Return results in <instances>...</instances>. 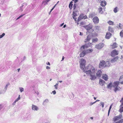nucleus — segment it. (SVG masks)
<instances>
[{
  "instance_id": "47",
  "label": "nucleus",
  "mask_w": 123,
  "mask_h": 123,
  "mask_svg": "<svg viewBox=\"0 0 123 123\" xmlns=\"http://www.w3.org/2000/svg\"><path fill=\"white\" fill-rule=\"evenodd\" d=\"M55 88L56 89H58V86L55 85H54Z\"/></svg>"
},
{
  "instance_id": "14",
  "label": "nucleus",
  "mask_w": 123,
  "mask_h": 123,
  "mask_svg": "<svg viewBox=\"0 0 123 123\" xmlns=\"http://www.w3.org/2000/svg\"><path fill=\"white\" fill-rule=\"evenodd\" d=\"M118 56H117L115 57L111 61V63H113L117 61L118 59Z\"/></svg>"
},
{
  "instance_id": "19",
  "label": "nucleus",
  "mask_w": 123,
  "mask_h": 123,
  "mask_svg": "<svg viewBox=\"0 0 123 123\" xmlns=\"http://www.w3.org/2000/svg\"><path fill=\"white\" fill-rule=\"evenodd\" d=\"M81 49V51H82V52L80 54V57H83L85 54V53H84L83 51V49Z\"/></svg>"
},
{
  "instance_id": "58",
  "label": "nucleus",
  "mask_w": 123,
  "mask_h": 123,
  "mask_svg": "<svg viewBox=\"0 0 123 123\" xmlns=\"http://www.w3.org/2000/svg\"><path fill=\"white\" fill-rule=\"evenodd\" d=\"M123 76H121L120 77V80L121 79H122V78H123Z\"/></svg>"
},
{
  "instance_id": "13",
  "label": "nucleus",
  "mask_w": 123,
  "mask_h": 123,
  "mask_svg": "<svg viewBox=\"0 0 123 123\" xmlns=\"http://www.w3.org/2000/svg\"><path fill=\"white\" fill-rule=\"evenodd\" d=\"M32 110L34 111H37L38 109L39 108L38 107L34 105H32Z\"/></svg>"
},
{
  "instance_id": "62",
  "label": "nucleus",
  "mask_w": 123,
  "mask_h": 123,
  "mask_svg": "<svg viewBox=\"0 0 123 123\" xmlns=\"http://www.w3.org/2000/svg\"><path fill=\"white\" fill-rule=\"evenodd\" d=\"M66 27V25H64L63 26V28H65Z\"/></svg>"
},
{
  "instance_id": "25",
  "label": "nucleus",
  "mask_w": 123,
  "mask_h": 123,
  "mask_svg": "<svg viewBox=\"0 0 123 123\" xmlns=\"http://www.w3.org/2000/svg\"><path fill=\"white\" fill-rule=\"evenodd\" d=\"M114 22L111 20H109L108 21V24L110 25H114Z\"/></svg>"
},
{
  "instance_id": "3",
  "label": "nucleus",
  "mask_w": 123,
  "mask_h": 123,
  "mask_svg": "<svg viewBox=\"0 0 123 123\" xmlns=\"http://www.w3.org/2000/svg\"><path fill=\"white\" fill-rule=\"evenodd\" d=\"M86 61L85 60L82 59L80 60V68L83 71L86 68L85 67Z\"/></svg>"
},
{
  "instance_id": "45",
  "label": "nucleus",
  "mask_w": 123,
  "mask_h": 123,
  "mask_svg": "<svg viewBox=\"0 0 123 123\" xmlns=\"http://www.w3.org/2000/svg\"><path fill=\"white\" fill-rule=\"evenodd\" d=\"M52 92L54 95L56 93V92L55 90L53 91Z\"/></svg>"
},
{
  "instance_id": "48",
  "label": "nucleus",
  "mask_w": 123,
  "mask_h": 123,
  "mask_svg": "<svg viewBox=\"0 0 123 123\" xmlns=\"http://www.w3.org/2000/svg\"><path fill=\"white\" fill-rule=\"evenodd\" d=\"M9 85V84H7L6 85V86L5 87V88H6V89H7V88L8 86Z\"/></svg>"
},
{
  "instance_id": "41",
  "label": "nucleus",
  "mask_w": 123,
  "mask_h": 123,
  "mask_svg": "<svg viewBox=\"0 0 123 123\" xmlns=\"http://www.w3.org/2000/svg\"><path fill=\"white\" fill-rule=\"evenodd\" d=\"M118 123H122L123 122V119H121L117 122Z\"/></svg>"
},
{
  "instance_id": "52",
  "label": "nucleus",
  "mask_w": 123,
  "mask_h": 123,
  "mask_svg": "<svg viewBox=\"0 0 123 123\" xmlns=\"http://www.w3.org/2000/svg\"><path fill=\"white\" fill-rule=\"evenodd\" d=\"M50 68L48 66H47L46 67V69H49Z\"/></svg>"
},
{
  "instance_id": "31",
  "label": "nucleus",
  "mask_w": 123,
  "mask_h": 123,
  "mask_svg": "<svg viewBox=\"0 0 123 123\" xmlns=\"http://www.w3.org/2000/svg\"><path fill=\"white\" fill-rule=\"evenodd\" d=\"M120 35L122 37H123V30H122L120 32Z\"/></svg>"
},
{
  "instance_id": "29",
  "label": "nucleus",
  "mask_w": 123,
  "mask_h": 123,
  "mask_svg": "<svg viewBox=\"0 0 123 123\" xmlns=\"http://www.w3.org/2000/svg\"><path fill=\"white\" fill-rule=\"evenodd\" d=\"M108 30L110 31L111 32H113V28H111L110 26H109L108 28Z\"/></svg>"
},
{
  "instance_id": "15",
  "label": "nucleus",
  "mask_w": 123,
  "mask_h": 123,
  "mask_svg": "<svg viewBox=\"0 0 123 123\" xmlns=\"http://www.w3.org/2000/svg\"><path fill=\"white\" fill-rule=\"evenodd\" d=\"M122 116V115H120L115 117L114 118V121H116L117 120L119 119Z\"/></svg>"
},
{
  "instance_id": "39",
  "label": "nucleus",
  "mask_w": 123,
  "mask_h": 123,
  "mask_svg": "<svg viewBox=\"0 0 123 123\" xmlns=\"http://www.w3.org/2000/svg\"><path fill=\"white\" fill-rule=\"evenodd\" d=\"M81 16H80L78 18L77 20V21L78 22H79V21L80 20H81V19H82V18H80Z\"/></svg>"
},
{
  "instance_id": "32",
  "label": "nucleus",
  "mask_w": 123,
  "mask_h": 123,
  "mask_svg": "<svg viewBox=\"0 0 123 123\" xmlns=\"http://www.w3.org/2000/svg\"><path fill=\"white\" fill-rule=\"evenodd\" d=\"M20 91L21 92H23L24 91V88L22 87H19V88Z\"/></svg>"
},
{
  "instance_id": "21",
  "label": "nucleus",
  "mask_w": 123,
  "mask_h": 123,
  "mask_svg": "<svg viewBox=\"0 0 123 123\" xmlns=\"http://www.w3.org/2000/svg\"><path fill=\"white\" fill-rule=\"evenodd\" d=\"M106 4V2L105 1H103L101 2V5L102 6H104Z\"/></svg>"
},
{
  "instance_id": "38",
  "label": "nucleus",
  "mask_w": 123,
  "mask_h": 123,
  "mask_svg": "<svg viewBox=\"0 0 123 123\" xmlns=\"http://www.w3.org/2000/svg\"><path fill=\"white\" fill-rule=\"evenodd\" d=\"M94 16V15L93 14L91 13L90 14L89 17L91 18H92Z\"/></svg>"
},
{
  "instance_id": "44",
  "label": "nucleus",
  "mask_w": 123,
  "mask_h": 123,
  "mask_svg": "<svg viewBox=\"0 0 123 123\" xmlns=\"http://www.w3.org/2000/svg\"><path fill=\"white\" fill-rule=\"evenodd\" d=\"M120 102L122 103V105H123V98H122L121 100L120 101Z\"/></svg>"
},
{
  "instance_id": "2",
  "label": "nucleus",
  "mask_w": 123,
  "mask_h": 123,
  "mask_svg": "<svg viewBox=\"0 0 123 123\" xmlns=\"http://www.w3.org/2000/svg\"><path fill=\"white\" fill-rule=\"evenodd\" d=\"M93 27L92 25L91 24H89L86 25L84 26V27L86 29L87 31L86 33H91L94 30L92 29Z\"/></svg>"
},
{
  "instance_id": "26",
  "label": "nucleus",
  "mask_w": 123,
  "mask_h": 123,
  "mask_svg": "<svg viewBox=\"0 0 123 123\" xmlns=\"http://www.w3.org/2000/svg\"><path fill=\"white\" fill-rule=\"evenodd\" d=\"M98 40V38H93L92 39V42H97Z\"/></svg>"
},
{
  "instance_id": "49",
  "label": "nucleus",
  "mask_w": 123,
  "mask_h": 123,
  "mask_svg": "<svg viewBox=\"0 0 123 123\" xmlns=\"http://www.w3.org/2000/svg\"><path fill=\"white\" fill-rule=\"evenodd\" d=\"M108 35V32H106V35L105 37V38L107 39L108 38V36H107V35Z\"/></svg>"
},
{
  "instance_id": "46",
  "label": "nucleus",
  "mask_w": 123,
  "mask_h": 123,
  "mask_svg": "<svg viewBox=\"0 0 123 123\" xmlns=\"http://www.w3.org/2000/svg\"><path fill=\"white\" fill-rule=\"evenodd\" d=\"M80 16H81L80 18H82V19L84 18V16L82 15H80Z\"/></svg>"
},
{
  "instance_id": "60",
  "label": "nucleus",
  "mask_w": 123,
  "mask_h": 123,
  "mask_svg": "<svg viewBox=\"0 0 123 123\" xmlns=\"http://www.w3.org/2000/svg\"><path fill=\"white\" fill-rule=\"evenodd\" d=\"M58 82H59V81H58L57 82V83H56L55 85L58 86V84H59L58 83Z\"/></svg>"
},
{
  "instance_id": "18",
  "label": "nucleus",
  "mask_w": 123,
  "mask_h": 123,
  "mask_svg": "<svg viewBox=\"0 0 123 123\" xmlns=\"http://www.w3.org/2000/svg\"><path fill=\"white\" fill-rule=\"evenodd\" d=\"M105 82L104 81L101 79H100L99 80V84L101 86H103L105 83Z\"/></svg>"
},
{
  "instance_id": "54",
  "label": "nucleus",
  "mask_w": 123,
  "mask_h": 123,
  "mask_svg": "<svg viewBox=\"0 0 123 123\" xmlns=\"http://www.w3.org/2000/svg\"><path fill=\"white\" fill-rule=\"evenodd\" d=\"M2 108V105L1 104L0 105V110Z\"/></svg>"
},
{
  "instance_id": "10",
  "label": "nucleus",
  "mask_w": 123,
  "mask_h": 123,
  "mask_svg": "<svg viewBox=\"0 0 123 123\" xmlns=\"http://www.w3.org/2000/svg\"><path fill=\"white\" fill-rule=\"evenodd\" d=\"M84 53L86 55L88 53H90L92 52L93 51V49H85L83 50Z\"/></svg>"
},
{
  "instance_id": "63",
  "label": "nucleus",
  "mask_w": 123,
  "mask_h": 123,
  "mask_svg": "<svg viewBox=\"0 0 123 123\" xmlns=\"http://www.w3.org/2000/svg\"><path fill=\"white\" fill-rule=\"evenodd\" d=\"M87 17L86 16H84V19H85L86 18H87Z\"/></svg>"
},
{
  "instance_id": "42",
  "label": "nucleus",
  "mask_w": 123,
  "mask_h": 123,
  "mask_svg": "<svg viewBox=\"0 0 123 123\" xmlns=\"http://www.w3.org/2000/svg\"><path fill=\"white\" fill-rule=\"evenodd\" d=\"M112 85V83H110L108 84V88L110 87Z\"/></svg>"
},
{
  "instance_id": "8",
  "label": "nucleus",
  "mask_w": 123,
  "mask_h": 123,
  "mask_svg": "<svg viewBox=\"0 0 123 123\" xmlns=\"http://www.w3.org/2000/svg\"><path fill=\"white\" fill-rule=\"evenodd\" d=\"M104 46V44L102 43H100L96 45L95 48L98 49H101Z\"/></svg>"
},
{
  "instance_id": "59",
  "label": "nucleus",
  "mask_w": 123,
  "mask_h": 123,
  "mask_svg": "<svg viewBox=\"0 0 123 123\" xmlns=\"http://www.w3.org/2000/svg\"><path fill=\"white\" fill-rule=\"evenodd\" d=\"M100 101V100H97L95 102H95V103L97 102H98V101Z\"/></svg>"
},
{
  "instance_id": "34",
  "label": "nucleus",
  "mask_w": 123,
  "mask_h": 123,
  "mask_svg": "<svg viewBox=\"0 0 123 123\" xmlns=\"http://www.w3.org/2000/svg\"><path fill=\"white\" fill-rule=\"evenodd\" d=\"M77 6V4H74L73 8L75 10H76V6Z\"/></svg>"
},
{
  "instance_id": "57",
  "label": "nucleus",
  "mask_w": 123,
  "mask_h": 123,
  "mask_svg": "<svg viewBox=\"0 0 123 123\" xmlns=\"http://www.w3.org/2000/svg\"><path fill=\"white\" fill-rule=\"evenodd\" d=\"M83 35V33L82 32H80V36H82Z\"/></svg>"
},
{
  "instance_id": "17",
  "label": "nucleus",
  "mask_w": 123,
  "mask_h": 123,
  "mask_svg": "<svg viewBox=\"0 0 123 123\" xmlns=\"http://www.w3.org/2000/svg\"><path fill=\"white\" fill-rule=\"evenodd\" d=\"M102 72L101 70H99L96 73L97 76L98 77H100L101 75L102 74Z\"/></svg>"
},
{
  "instance_id": "16",
  "label": "nucleus",
  "mask_w": 123,
  "mask_h": 123,
  "mask_svg": "<svg viewBox=\"0 0 123 123\" xmlns=\"http://www.w3.org/2000/svg\"><path fill=\"white\" fill-rule=\"evenodd\" d=\"M102 78L105 81L107 80H108V76L106 74H103L102 75Z\"/></svg>"
},
{
  "instance_id": "5",
  "label": "nucleus",
  "mask_w": 123,
  "mask_h": 123,
  "mask_svg": "<svg viewBox=\"0 0 123 123\" xmlns=\"http://www.w3.org/2000/svg\"><path fill=\"white\" fill-rule=\"evenodd\" d=\"M92 44L91 43H86L84 45L82 46L81 47V49H84L85 48H87L92 46Z\"/></svg>"
},
{
  "instance_id": "30",
  "label": "nucleus",
  "mask_w": 123,
  "mask_h": 123,
  "mask_svg": "<svg viewBox=\"0 0 123 123\" xmlns=\"http://www.w3.org/2000/svg\"><path fill=\"white\" fill-rule=\"evenodd\" d=\"M123 25H122L121 23H119L118 24V27L119 29H122V27Z\"/></svg>"
},
{
  "instance_id": "61",
  "label": "nucleus",
  "mask_w": 123,
  "mask_h": 123,
  "mask_svg": "<svg viewBox=\"0 0 123 123\" xmlns=\"http://www.w3.org/2000/svg\"><path fill=\"white\" fill-rule=\"evenodd\" d=\"M16 103L14 102L13 103L12 105H15Z\"/></svg>"
},
{
  "instance_id": "28",
  "label": "nucleus",
  "mask_w": 123,
  "mask_h": 123,
  "mask_svg": "<svg viewBox=\"0 0 123 123\" xmlns=\"http://www.w3.org/2000/svg\"><path fill=\"white\" fill-rule=\"evenodd\" d=\"M122 105H121V108L120 109L119 111L120 112L122 113L123 112V106H122Z\"/></svg>"
},
{
  "instance_id": "6",
  "label": "nucleus",
  "mask_w": 123,
  "mask_h": 123,
  "mask_svg": "<svg viewBox=\"0 0 123 123\" xmlns=\"http://www.w3.org/2000/svg\"><path fill=\"white\" fill-rule=\"evenodd\" d=\"M105 62L104 61H101L99 64V67L100 68H104L106 66Z\"/></svg>"
},
{
  "instance_id": "35",
  "label": "nucleus",
  "mask_w": 123,
  "mask_h": 123,
  "mask_svg": "<svg viewBox=\"0 0 123 123\" xmlns=\"http://www.w3.org/2000/svg\"><path fill=\"white\" fill-rule=\"evenodd\" d=\"M112 105H111L110 106L109 109L108 111V116H109V114L110 113V110H111V108H112Z\"/></svg>"
},
{
  "instance_id": "40",
  "label": "nucleus",
  "mask_w": 123,
  "mask_h": 123,
  "mask_svg": "<svg viewBox=\"0 0 123 123\" xmlns=\"http://www.w3.org/2000/svg\"><path fill=\"white\" fill-rule=\"evenodd\" d=\"M73 4H70V3L69 5V7L70 8V9H71L72 8V6H73Z\"/></svg>"
},
{
  "instance_id": "36",
  "label": "nucleus",
  "mask_w": 123,
  "mask_h": 123,
  "mask_svg": "<svg viewBox=\"0 0 123 123\" xmlns=\"http://www.w3.org/2000/svg\"><path fill=\"white\" fill-rule=\"evenodd\" d=\"M5 35V34L4 33H3L1 35H0V38H2Z\"/></svg>"
},
{
  "instance_id": "22",
  "label": "nucleus",
  "mask_w": 123,
  "mask_h": 123,
  "mask_svg": "<svg viewBox=\"0 0 123 123\" xmlns=\"http://www.w3.org/2000/svg\"><path fill=\"white\" fill-rule=\"evenodd\" d=\"M77 12V11L76 10H74L73 13V17H75L77 15L76 13V12Z\"/></svg>"
},
{
  "instance_id": "37",
  "label": "nucleus",
  "mask_w": 123,
  "mask_h": 123,
  "mask_svg": "<svg viewBox=\"0 0 123 123\" xmlns=\"http://www.w3.org/2000/svg\"><path fill=\"white\" fill-rule=\"evenodd\" d=\"M111 36V34L110 33H108V39H109Z\"/></svg>"
},
{
  "instance_id": "23",
  "label": "nucleus",
  "mask_w": 123,
  "mask_h": 123,
  "mask_svg": "<svg viewBox=\"0 0 123 123\" xmlns=\"http://www.w3.org/2000/svg\"><path fill=\"white\" fill-rule=\"evenodd\" d=\"M49 100L48 99H46L44 101L43 104V105H45L48 102Z\"/></svg>"
},
{
  "instance_id": "1",
  "label": "nucleus",
  "mask_w": 123,
  "mask_h": 123,
  "mask_svg": "<svg viewBox=\"0 0 123 123\" xmlns=\"http://www.w3.org/2000/svg\"><path fill=\"white\" fill-rule=\"evenodd\" d=\"M83 71L86 73L87 74L90 75L91 77L90 79L93 80L95 79L96 76L95 75V70L94 67L91 65H89Z\"/></svg>"
},
{
  "instance_id": "53",
  "label": "nucleus",
  "mask_w": 123,
  "mask_h": 123,
  "mask_svg": "<svg viewBox=\"0 0 123 123\" xmlns=\"http://www.w3.org/2000/svg\"><path fill=\"white\" fill-rule=\"evenodd\" d=\"M25 14L21 15L19 16V17L20 18H21Z\"/></svg>"
},
{
  "instance_id": "64",
  "label": "nucleus",
  "mask_w": 123,
  "mask_h": 123,
  "mask_svg": "<svg viewBox=\"0 0 123 123\" xmlns=\"http://www.w3.org/2000/svg\"><path fill=\"white\" fill-rule=\"evenodd\" d=\"M47 64L49 65H50V63L49 62H48V63Z\"/></svg>"
},
{
  "instance_id": "7",
  "label": "nucleus",
  "mask_w": 123,
  "mask_h": 123,
  "mask_svg": "<svg viewBox=\"0 0 123 123\" xmlns=\"http://www.w3.org/2000/svg\"><path fill=\"white\" fill-rule=\"evenodd\" d=\"M118 54V50H116V49L114 50L111 52V55L112 57H114Z\"/></svg>"
},
{
  "instance_id": "50",
  "label": "nucleus",
  "mask_w": 123,
  "mask_h": 123,
  "mask_svg": "<svg viewBox=\"0 0 123 123\" xmlns=\"http://www.w3.org/2000/svg\"><path fill=\"white\" fill-rule=\"evenodd\" d=\"M20 95H19L18 98H17V99L18 100H19L20 99Z\"/></svg>"
},
{
  "instance_id": "12",
  "label": "nucleus",
  "mask_w": 123,
  "mask_h": 123,
  "mask_svg": "<svg viewBox=\"0 0 123 123\" xmlns=\"http://www.w3.org/2000/svg\"><path fill=\"white\" fill-rule=\"evenodd\" d=\"M92 37V35L90 34H89L87 36L86 40L85 41V42L86 43L89 41Z\"/></svg>"
},
{
  "instance_id": "43",
  "label": "nucleus",
  "mask_w": 123,
  "mask_h": 123,
  "mask_svg": "<svg viewBox=\"0 0 123 123\" xmlns=\"http://www.w3.org/2000/svg\"><path fill=\"white\" fill-rule=\"evenodd\" d=\"M95 102H94L93 103L91 102L89 104V105L90 106H91L93 104H95Z\"/></svg>"
},
{
  "instance_id": "55",
  "label": "nucleus",
  "mask_w": 123,
  "mask_h": 123,
  "mask_svg": "<svg viewBox=\"0 0 123 123\" xmlns=\"http://www.w3.org/2000/svg\"><path fill=\"white\" fill-rule=\"evenodd\" d=\"M64 23H62V24H61V25H60V27L64 25Z\"/></svg>"
},
{
  "instance_id": "56",
  "label": "nucleus",
  "mask_w": 123,
  "mask_h": 123,
  "mask_svg": "<svg viewBox=\"0 0 123 123\" xmlns=\"http://www.w3.org/2000/svg\"><path fill=\"white\" fill-rule=\"evenodd\" d=\"M78 0H75L74 1V2L75 3H76L77 2H78Z\"/></svg>"
},
{
  "instance_id": "4",
  "label": "nucleus",
  "mask_w": 123,
  "mask_h": 123,
  "mask_svg": "<svg viewBox=\"0 0 123 123\" xmlns=\"http://www.w3.org/2000/svg\"><path fill=\"white\" fill-rule=\"evenodd\" d=\"M119 84V82L118 81L115 82L113 83L112 86L114 88V91L115 92L121 89V88L119 87L118 86Z\"/></svg>"
},
{
  "instance_id": "24",
  "label": "nucleus",
  "mask_w": 123,
  "mask_h": 123,
  "mask_svg": "<svg viewBox=\"0 0 123 123\" xmlns=\"http://www.w3.org/2000/svg\"><path fill=\"white\" fill-rule=\"evenodd\" d=\"M118 8L117 7H116L114 8L113 10V11L115 13H117L118 11Z\"/></svg>"
},
{
  "instance_id": "11",
  "label": "nucleus",
  "mask_w": 123,
  "mask_h": 123,
  "mask_svg": "<svg viewBox=\"0 0 123 123\" xmlns=\"http://www.w3.org/2000/svg\"><path fill=\"white\" fill-rule=\"evenodd\" d=\"M100 30V26H95L94 29H93L94 31L95 32H98Z\"/></svg>"
},
{
  "instance_id": "9",
  "label": "nucleus",
  "mask_w": 123,
  "mask_h": 123,
  "mask_svg": "<svg viewBox=\"0 0 123 123\" xmlns=\"http://www.w3.org/2000/svg\"><path fill=\"white\" fill-rule=\"evenodd\" d=\"M93 21L95 24H97L98 23L99 19L98 17H94L92 19Z\"/></svg>"
},
{
  "instance_id": "27",
  "label": "nucleus",
  "mask_w": 123,
  "mask_h": 123,
  "mask_svg": "<svg viewBox=\"0 0 123 123\" xmlns=\"http://www.w3.org/2000/svg\"><path fill=\"white\" fill-rule=\"evenodd\" d=\"M102 8L101 7L99 8L98 9V11L99 12V13L101 14L103 13V11H102Z\"/></svg>"
},
{
  "instance_id": "51",
  "label": "nucleus",
  "mask_w": 123,
  "mask_h": 123,
  "mask_svg": "<svg viewBox=\"0 0 123 123\" xmlns=\"http://www.w3.org/2000/svg\"><path fill=\"white\" fill-rule=\"evenodd\" d=\"M73 19L75 21H76V20L77 18L74 17H73Z\"/></svg>"
},
{
  "instance_id": "20",
  "label": "nucleus",
  "mask_w": 123,
  "mask_h": 123,
  "mask_svg": "<svg viewBox=\"0 0 123 123\" xmlns=\"http://www.w3.org/2000/svg\"><path fill=\"white\" fill-rule=\"evenodd\" d=\"M117 44L116 43H113L111 46L112 47V48L113 49H115L117 48Z\"/></svg>"
},
{
  "instance_id": "33",
  "label": "nucleus",
  "mask_w": 123,
  "mask_h": 123,
  "mask_svg": "<svg viewBox=\"0 0 123 123\" xmlns=\"http://www.w3.org/2000/svg\"><path fill=\"white\" fill-rule=\"evenodd\" d=\"M100 106L101 105L102 106V108H103L104 107V102H100Z\"/></svg>"
}]
</instances>
